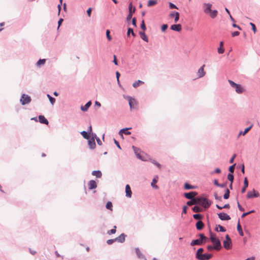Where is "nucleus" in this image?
<instances>
[{"instance_id":"4c0bfd02","label":"nucleus","mask_w":260,"mask_h":260,"mask_svg":"<svg viewBox=\"0 0 260 260\" xmlns=\"http://www.w3.org/2000/svg\"><path fill=\"white\" fill-rule=\"evenodd\" d=\"M187 205L188 206H191V205H197L196 204V199H195V198L191 199L190 201H188L187 202Z\"/></svg>"},{"instance_id":"2eb2a0df","label":"nucleus","mask_w":260,"mask_h":260,"mask_svg":"<svg viewBox=\"0 0 260 260\" xmlns=\"http://www.w3.org/2000/svg\"><path fill=\"white\" fill-rule=\"evenodd\" d=\"M128 104H129L130 108L131 109H134L135 108L134 105L135 104H136V100H135V99L132 98V97H130V96H128Z\"/></svg>"},{"instance_id":"dca6fc26","label":"nucleus","mask_w":260,"mask_h":260,"mask_svg":"<svg viewBox=\"0 0 260 260\" xmlns=\"http://www.w3.org/2000/svg\"><path fill=\"white\" fill-rule=\"evenodd\" d=\"M131 129V128H125L120 129L119 132V135L121 137L123 136L122 134L124 133L126 135H129L131 134V132L128 131V129Z\"/></svg>"},{"instance_id":"6e6552de","label":"nucleus","mask_w":260,"mask_h":260,"mask_svg":"<svg viewBox=\"0 0 260 260\" xmlns=\"http://www.w3.org/2000/svg\"><path fill=\"white\" fill-rule=\"evenodd\" d=\"M132 148L137 156V157L142 160H143V161H145L146 159H145L143 157H142L139 153V152H140V149L139 148H138L137 147L134 146H132Z\"/></svg>"},{"instance_id":"f257e3e1","label":"nucleus","mask_w":260,"mask_h":260,"mask_svg":"<svg viewBox=\"0 0 260 260\" xmlns=\"http://www.w3.org/2000/svg\"><path fill=\"white\" fill-rule=\"evenodd\" d=\"M228 82L230 84L231 86L235 89V91L237 93L241 94L244 91L245 89L241 85L237 84L231 80H229Z\"/></svg>"},{"instance_id":"a18cd8bd","label":"nucleus","mask_w":260,"mask_h":260,"mask_svg":"<svg viewBox=\"0 0 260 260\" xmlns=\"http://www.w3.org/2000/svg\"><path fill=\"white\" fill-rule=\"evenodd\" d=\"M204 198L203 197H198V198H195L196 201V204L197 205H201L202 199H204Z\"/></svg>"},{"instance_id":"393cba45","label":"nucleus","mask_w":260,"mask_h":260,"mask_svg":"<svg viewBox=\"0 0 260 260\" xmlns=\"http://www.w3.org/2000/svg\"><path fill=\"white\" fill-rule=\"evenodd\" d=\"M223 247L226 249H230L232 247V242L223 241Z\"/></svg>"},{"instance_id":"2f4dec72","label":"nucleus","mask_w":260,"mask_h":260,"mask_svg":"<svg viewBox=\"0 0 260 260\" xmlns=\"http://www.w3.org/2000/svg\"><path fill=\"white\" fill-rule=\"evenodd\" d=\"M252 127V125H251L249 127H247L243 131L240 132L238 136L239 137L240 135H245Z\"/></svg>"},{"instance_id":"4be33fe9","label":"nucleus","mask_w":260,"mask_h":260,"mask_svg":"<svg viewBox=\"0 0 260 260\" xmlns=\"http://www.w3.org/2000/svg\"><path fill=\"white\" fill-rule=\"evenodd\" d=\"M91 105V101H89L84 106H81V110L84 112L87 111Z\"/></svg>"},{"instance_id":"f8f14e48","label":"nucleus","mask_w":260,"mask_h":260,"mask_svg":"<svg viewBox=\"0 0 260 260\" xmlns=\"http://www.w3.org/2000/svg\"><path fill=\"white\" fill-rule=\"evenodd\" d=\"M205 64L203 65L199 70L197 73L198 78H202L205 75V72L204 71V68Z\"/></svg>"},{"instance_id":"20e7f679","label":"nucleus","mask_w":260,"mask_h":260,"mask_svg":"<svg viewBox=\"0 0 260 260\" xmlns=\"http://www.w3.org/2000/svg\"><path fill=\"white\" fill-rule=\"evenodd\" d=\"M135 10H136L135 8L133 7L132 3H129V6H128V12L129 13H128V15L126 17V21H129L132 19L133 14L135 12Z\"/></svg>"},{"instance_id":"4d7b16f0","label":"nucleus","mask_w":260,"mask_h":260,"mask_svg":"<svg viewBox=\"0 0 260 260\" xmlns=\"http://www.w3.org/2000/svg\"><path fill=\"white\" fill-rule=\"evenodd\" d=\"M94 137L96 139L98 144L99 145H102V141H101V140L100 139V138L98 137H96V135L95 134H94Z\"/></svg>"},{"instance_id":"cd10ccee","label":"nucleus","mask_w":260,"mask_h":260,"mask_svg":"<svg viewBox=\"0 0 260 260\" xmlns=\"http://www.w3.org/2000/svg\"><path fill=\"white\" fill-rule=\"evenodd\" d=\"M209 15L211 18L214 19L215 18L218 14V11L216 10H211V11L209 12Z\"/></svg>"},{"instance_id":"7c9ffc66","label":"nucleus","mask_w":260,"mask_h":260,"mask_svg":"<svg viewBox=\"0 0 260 260\" xmlns=\"http://www.w3.org/2000/svg\"><path fill=\"white\" fill-rule=\"evenodd\" d=\"M139 34H140V35L141 36V39L143 40H144V41H145L146 42H148V38H147V36L146 35V34H145L144 32H143V31H140L139 32Z\"/></svg>"},{"instance_id":"a878e982","label":"nucleus","mask_w":260,"mask_h":260,"mask_svg":"<svg viewBox=\"0 0 260 260\" xmlns=\"http://www.w3.org/2000/svg\"><path fill=\"white\" fill-rule=\"evenodd\" d=\"M202 244V240H200V239H196V240H192L191 243H190V245L191 246H193V245H200Z\"/></svg>"},{"instance_id":"09e8293b","label":"nucleus","mask_w":260,"mask_h":260,"mask_svg":"<svg viewBox=\"0 0 260 260\" xmlns=\"http://www.w3.org/2000/svg\"><path fill=\"white\" fill-rule=\"evenodd\" d=\"M192 210L194 212H199L202 211V209L199 207H198L197 206H195L194 207H193L192 208Z\"/></svg>"},{"instance_id":"864d4df0","label":"nucleus","mask_w":260,"mask_h":260,"mask_svg":"<svg viewBox=\"0 0 260 260\" xmlns=\"http://www.w3.org/2000/svg\"><path fill=\"white\" fill-rule=\"evenodd\" d=\"M235 164H234L229 167V171L231 173L230 174L233 173V172L234 171V169H235Z\"/></svg>"},{"instance_id":"8fccbe9b","label":"nucleus","mask_w":260,"mask_h":260,"mask_svg":"<svg viewBox=\"0 0 260 260\" xmlns=\"http://www.w3.org/2000/svg\"><path fill=\"white\" fill-rule=\"evenodd\" d=\"M151 161L153 164H154V165L157 166L158 168H161L160 164H159L158 162H157L156 160H155L154 159H152V160H151Z\"/></svg>"},{"instance_id":"b1692460","label":"nucleus","mask_w":260,"mask_h":260,"mask_svg":"<svg viewBox=\"0 0 260 260\" xmlns=\"http://www.w3.org/2000/svg\"><path fill=\"white\" fill-rule=\"evenodd\" d=\"M196 228L198 230H201L203 229L204 225L203 222L201 220H199L196 223Z\"/></svg>"},{"instance_id":"3c124183","label":"nucleus","mask_w":260,"mask_h":260,"mask_svg":"<svg viewBox=\"0 0 260 260\" xmlns=\"http://www.w3.org/2000/svg\"><path fill=\"white\" fill-rule=\"evenodd\" d=\"M110 30L107 29L106 30V37H107V39L109 41H111L112 40V37L110 35Z\"/></svg>"},{"instance_id":"6e6d98bb","label":"nucleus","mask_w":260,"mask_h":260,"mask_svg":"<svg viewBox=\"0 0 260 260\" xmlns=\"http://www.w3.org/2000/svg\"><path fill=\"white\" fill-rule=\"evenodd\" d=\"M176 15L174 16V22L175 23L177 22L179 19V13L178 12H177V13H175Z\"/></svg>"},{"instance_id":"de8ad7c7","label":"nucleus","mask_w":260,"mask_h":260,"mask_svg":"<svg viewBox=\"0 0 260 260\" xmlns=\"http://www.w3.org/2000/svg\"><path fill=\"white\" fill-rule=\"evenodd\" d=\"M234 175L233 174H229L228 175V179L231 182V184L233 183L234 180Z\"/></svg>"},{"instance_id":"603ef678","label":"nucleus","mask_w":260,"mask_h":260,"mask_svg":"<svg viewBox=\"0 0 260 260\" xmlns=\"http://www.w3.org/2000/svg\"><path fill=\"white\" fill-rule=\"evenodd\" d=\"M193 217L195 219H201L202 217V215L200 214H195L193 215Z\"/></svg>"},{"instance_id":"6ab92c4d","label":"nucleus","mask_w":260,"mask_h":260,"mask_svg":"<svg viewBox=\"0 0 260 260\" xmlns=\"http://www.w3.org/2000/svg\"><path fill=\"white\" fill-rule=\"evenodd\" d=\"M135 251H136V254L138 256V257L141 259H143V260H146V258L145 256L144 255H143L140 251V249H139V248H136L135 249Z\"/></svg>"},{"instance_id":"4468645a","label":"nucleus","mask_w":260,"mask_h":260,"mask_svg":"<svg viewBox=\"0 0 260 260\" xmlns=\"http://www.w3.org/2000/svg\"><path fill=\"white\" fill-rule=\"evenodd\" d=\"M125 237L126 235L122 233L120 234V236H119L118 237L115 238V240L119 243H122L125 241Z\"/></svg>"},{"instance_id":"49530a36","label":"nucleus","mask_w":260,"mask_h":260,"mask_svg":"<svg viewBox=\"0 0 260 260\" xmlns=\"http://www.w3.org/2000/svg\"><path fill=\"white\" fill-rule=\"evenodd\" d=\"M112 204L111 202L109 201L107 203L106 207L107 209L110 210L111 211L112 210Z\"/></svg>"},{"instance_id":"37998d69","label":"nucleus","mask_w":260,"mask_h":260,"mask_svg":"<svg viewBox=\"0 0 260 260\" xmlns=\"http://www.w3.org/2000/svg\"><path fill=\"white\" fill-rule=\"evenodd\" d=\"M81 134L83 137V138L86 139H88L89 138V135H88V133L87 132H86V131H82L81 133Z\"/></svg>"},{"instance_id":"9b49d317","label":"nucleus","mask_w":260,"mask_h":260,"mask_svg":"<svg viewBox=\"0 0 260 260\" xmlns=\"http://www.w3.org/2000/svg\"><path fill=\"white\" fill-rule=\"evenodd\" d=\"M202 203L201 204V205H202L204 208H208L210 207L211 205V203L208 201V200L204 198V199H202Z\"/></svg>"},{"instance_id":"052dcab7","label":"nucleus","mask_w":260,"mask_h":260,"mask_svg":"<svg viewBox=\"0 0 260 260\" xmlns=\"http://www.w3.org/2000/svg\"><path fill=\"white\" fill-rule=\"evenodd\" d=\"M199 236L200 237V240H202V242L203 243V241L207 239V238L204 236L203 234H200L199 235Z\"/></svg>"},{"instance_id":"c9c22d12","label":"nucleus","mask_w":260,"mask_h":260,"mask_svg":"<svg viewBox=\"0 0 260 260\" xmlns=\"http://www.w3.org/2000/svg\"><path fill=\"white\" fill-rule=\"evenodd\" d=\"M237 228V231H238L239 235L241 236H243L244 234L242 231L241 226L240 224L239 221H238Z\"/></svg>"},{"instance_id":"bb28decb","label":"nucleus","mask_w":260,"mask_h":260,"mask_svg":"<svg viewBox=\"0 0 260 260\" xmlns=\"http://www.w3.org/2000/svg\"><path fill=\"white\" fill-rule=\"evenodd\" d=\"M248 182L247 179V178L245 177L244 179V186L241 189L242 193H244L245 192L246 189L248 187Z\"/></svg>"},{"instance_id":"1a4fd4ad","label":"nucleus","mask_w":260,"mask_h":260,"mask_svg":"<svg viewBox=\"0 0 260 260\" xmlns=\"http://www.w3.org/2000/svg\"><path fill=\"white\" fill-rule=\"evenodd\" d=\"M219 218L221 220H229L231 219L230 216L225 213H218Z\"/></svg>"},{"instance_id":"c03bdc74","label":"nucleus","mask_w":260,"mask_h":260,"mask_svg":"<svg viewBox=\"0 0 260 260\" xmlns=\"http://www.w3.org/2000/svg\"><path fill=\"white\" fill-rule=\"evenodd\" d=\"M116 226L114 225L113 226V229H112V230H109V231H108L107 234L108 235H111V234H115L116 233Z\"/></svg>"},{"instance_id":"5fc2aeb1","label":"nucleus","mask_w":260,"mask_h":260,"mask_svg":"<svg viewBox=\"0 0 260 260\" xmlns=\"http://www.w3.org/2000/svg\"><path fill=\"white\" fill-rule=\"evenodd\" d=\"M169 8L171 9H178V7L175 5H174V4L172 3H169Z\"/></svg>"},{"instance_id":"79ce46f5","label":"nucleus","mask_w":260,"mask_h":260,"mask_svg":"<svg viewBox=\"0 0 260 260\" xmlns=\"http://www.w3.org/2000/svg\"><path fill=\"white\" fill-rule=\"evenodd\" d=\"M230 192L229 189L228 188H226L225 190V192L223 195V198L224 199H229V198L230 197Z\"/></svg>"},{"instance_id":"7ed1b4c3","label":"nucleus","mask_w":260,"mask_h":260,"mask_svg":"<svg viewBox=\"0 0 260 260\" xmlns=\"http://www.w3.org/2000/svg\"><path fill=\"white\" fill-rule=\"evenodd\" d=\"M31 101V98L27 94H22L20 99V102L22 105H25L30 103Z\"/></svg>"},{"instance_id":"680f3d73","label":"nucleus","mask_w":260,"mask_h":260,"mask_svg":"<svg viewBox=\"0 0 260 260\" xmlns=\"http://www.w3.org/2000/svg\"><path fill=\"white\" fill-rule=\"evenodd\" d=\"M116 240H115V239H109L107 241V243L108 244V245H111L112 244H113L114 242H115Z\"/></svg>"},{"instance_id":"e2e57ef3","label":"nucleus","mask_w":260,"mask_h":260,"mask_svg":"<svg viewBox=\"0 0 260 260\" xmlns=\"http://www.w3.org/2000/svg\"><path fill=\"white\" fill-rule=\"evenodd\" d=\"M214 196L215 200H216L221 201L222 199L221 197L218 196L216 193H214Z\"/></svg>"},{"instance_id":"f704fd0d","label":"nucleus","mask_w":260,"mask_h":260,"mask_svg":"<svg viewBox=\"0 0 260 260\" xmlns=\"http://www.w3.org/2000/svg\"><path fill=\"white\" fill-rule=\"evenodd\" d=\"M157 3V0H149L147 3V7H150L155 5Z\"/></svg>"},{"instance_id":"ea45409f","label":"nucleus","mask_w":260,"mask_h":260,"mask_svg":"<svg viewBox=\"0 0 260 260\" xmlns=\"http://www.w3.org/2000/svg\"><path fill=\"white\" fill-rule=\"evenodd\" d=\"M46 62L45 59H40L37 62V66H40L44 65Z\"/></svg>"},{"instance_id":"0e129e2a","label":"nucleus","mask_w":260,"mask_h":260,"mask_svg":"<svg viewBox=\"0 0 260 260\" xmlns=\"http://www.w3.org/2000/svg\"><path fill=\"white\" fill-rule=\"evenodd\" d=\"M120 76V73L118 71H117L116 72V79H117L118 84H119V83H120L119 79Z\"/></svg>"},{"instance_id":"423d86ee","label":"nucleus","mask_w":260,"mask_h":260,"mask_svg":"<svg viewBox=\"0 0 260 260\" xmlns=\"http://www.w3.org/2000/svg\"><path fill=\"white\" fill-rule=\"evenodd\" d=\"M212 257V254H208V253H204V254H201L200 255H199L198 257H197L196 258L198 260H209Z\"/></svg>"},{"instance_id":"5701e85b","label":"nucleus","mask_w":260,"mask_h":260,"mask_svg":"<svg viewBox=\"0 0 260 260\" xmlns=\"http://www.w3.org/2000/svg\"><path fill=\"white\" fill-rule=\"evenodd\" d=\"M157 178H158V176H156L153 179H152V182L151 183V186L153 187V188H154L155 189H158V187L157 185H156L155 184L157 182Z\"/></svg>"},{"instance_id":"f3484780","label":"nucleus","mask_w":260,"mask_h":260,"mask_svg":"<svg viewBox=\"0 0 260 260\" xmlns=\"http://www.w3.org/2000/svg\"><path fill=\"white\" fill-rule=\"evenodd\" d=\"M171 29L173 30L179 32L181 30L182 26L180 24H173L171 25Z\"/></svg>"},{"instance_id":"72a5a7b5","label":"nucleus","mask_w":260,"mask_h":260,"mask_svg":"<svg viewBox=\"0 0 260 260\" xmlns=\"http://www.w3.org/2000/svg\"><path fill=\"white\" fill-rule=\"evenodd\" d=\"M196 186H193L189 184L188 183H185L184 185V188L185 189H191L196 188Z\"/></svg>"},{"instance_id":"c756f323","label":"nucleus","mask_w":260,"mask_h":260,"mask_svg":"<svg viewBox=\"0 0 260 260\" xmlns=\"http://www.w3.org/2000/svg\"><path fill=\"white\" fill-rule=\"evenodd\" d=\"M223 42H220L219 44V47L217 49V51L219 54H222L224 52V49L223 48Z\"/></svg>"},{"instance_id":"f03ea898","label":"nucleus","mask_w":260,"mask_h":260,"mask_svg":"<svg viewBox=\"0 0 260 260\" xmlns=\"http://www.w3.org/2000/svg\"><path fill=\"white\" fill-rule=\"evenodd\" d=\"M210 240L214 245V248L216 250H219L221 249V243L218 239H217L215 234L211 232L210 233Z\"/></svg>"},{"instance_id":"774afa93","label":"nucleus","mask_w":260,"mask_h":260,"mask_svg":"<svg viewBox=\"0 0 260 260\" xmlns=\"http://www.w3.org/2000/svg\"><path fill=\"white\" fill-rule=\"evenodd\" d=\"M168 27V26L167 24H163L161 26V30L162 31H165L167 29Z\"/></svg>"},{"instance_id":"9d476101","label":"nucleus","mask_w":260,"mask_h":260,"mask_svg":"<svg viewBox=\"0 0 260 260\" xmlns=\"http://www.w3.org/2000/svg\"><path fill=\"white\" fill-rule=\"evenodd\" d=\"M197 192L196 191H191L189 192L185 193L184 196L186 199L191 200L194 198L197 195Z\"/></svg>"},{"instance_id":"58836bf2","label":"nucleus","mask_w":260,"mask_h":260,"mask_svg":"<svg viewBox=\"0 0 260 260\" xmlns=\"http://www.w3.org/2000/svg\"><path fill=\"white\" fill-rule=\"evenodd\" d=\"M47 96L48 97V99H49V101H50V103H51L52 105H54V103H55V98H54L52 97V96H51L50 94H47Z\"/></svg>"},{"instance_id":"a211bd4d","label":"nucleus","mask_w":260,"mask_h":260,"mask_svg":"<svg viewBox=\"0 0 260 260\" xmlns=\"http://www.w3.org/2000/svg\"><path fill=\"white\" fill-rule=\"evenodd\" d=\"M132 192L131 191V187L128 184L125 186V196L127 198L132 197Z\"/></svg>"},{"instance_id":"0eeeda50","label":"nucleus","mask_w":260,"mask_h":260,"mask_svg":"<svg viewBox=\"0 0 260 260\" xmlns=\"http://www.w3.org/2000/svg\"><path fill=\"white\" fill-rule=\"evenodd\" d=\"M259 194L258 192H256L254 189H253L252 191H249L247 194V198L248 199H251L252 198H257L259 197Z\"/></svg>"},{"instance_id":"39448f33","label":"nucleus","mask_w":260,"mask_h":260,"mask_svg":"<svg viewBox=\"0 0 260 260\" xmlns=\"http://www.w3.org/2000/svg\"><path fill=\"white\" fill-rule=\"evenodd\" d=\"M212 4L210 3H204L203 4V11L205 14H209V12L211 11L212 8Z\"/></svg>"},{"instance_id":"412c9836","label":"nucleus","mask_w":260,"mask_h":260,"mask_svg":"<svg viewBox=\"0 0 260 260\" xmlns=\"http://www.w3.org/2000/svg\"><path fill=\"white\" fill-rule=\"evenodd\" d=\"M38 118H39V122L41 123H43V124H48V120L43 115L39 116Z\"/></svg>"},{"instance_id":"69168bd1","label":"nucleus","mask_w":260,"mask_h":260,"mask_svg":"<svg viewBox=\"0 0 260 260\" xmlns=\"http://www.w3.org/2000/svg\"><path fill=\"white\" fill-rule=\"evenodd\" d=\"M250 24L251 26L252 29L253 31H254V32H255L256 30V28L255 25L252 22H250Z\"/></svg>"},{"instance_id":"ddd939ff","label":"nucleus","mask_w":260,"mask_h":260,"mask_svg":"<svg viewBox=\"0 0 260 260\" xmlns=\"http://www.w3.org/2000/svg\"><path fill=\"white\" fill-rule=\"evenodd\" d=\"M88 144L89 148L91 149H93L95 147L96 144L94 137H92L90 140H88Z\"/></svg>"},{"instance_id":"e433bc0d","label":"nucleus","mask_w":260,"mask_h":260,"mask_svg":"<svg viewBox=\"0 0 260 260\" xmlns=\"http://www.w3.org/2000/svg\"><path fill=\"white\" fill-rule=\"evenodd\" d=\"M215 231H216L217 232L219 231L221 232H224L226 231V230L224 228H223L221 225H218V226L215 229Z\"/></svg>"},{"instance_id":"c85d7f7f","label":"nucleus","mask_w":260,"mask_h":260,"mask_svg":"<svg viewBox=\"0 0 260 260\" xmlns=\"http://www.w3.org/2000/svg\"><path fill=\"white\" fill-rule=\"evenodd\" d=\"M92 175L96 176L97 178H101L102 177V172L99 170H94L92 172Z\"/></svg>"},{"instance_id":"aec40b11","label":"nucleus","mask_w":260,"mask_h":260,"mask_svg":"<svg viewBox=\"0 0 260 260\" xmlns=\"http://www.w3.org/2000/svg\"><path fill=\"white\" fill-rule=\"evenodd\" d=\"M97 187L96 183L94 180H90L88 183V188L89 189H93Z\"/></svg>"},{"instance_id":"bf43d9fd","label":"nucleus","mask_w":260,"mask_h":260,"mask_svg":"<svg viewBox=\"0 0 260 260\" xmlns=\"http://www.w3.org/2000/svg\"><path fill=\"white\" fill-rule=\"evenodd\" d=\"M253 212H254V210H251V211H249L248 212L244 213L242 214V215L241 216V217L243 218L245 216H246V215H248V214H250L251 213H253Z\"/></svg>"},{"instance_id":"a19ab883","label":"nucleus","mask_w":260,"mask_h":260,"mask_svg":"<svg viewBox=\"0 0 260 260\" xmlns=\"http://www.w3.org/2000/svg\"><path fill=\"white\" fill-rule=\"evenodd\" d=\"M203 251L204 249L203 248H200L199 249H198L196 253V258L200 255Z\"/></svg>"},{"instance_id":"13d9d810","label":"nucleus","mask_w":260,"mask_h":260,"mask_svg":"<svg viewBox=\"0 0 260 260\" xmlns=\"http://www.w3.org/2000/svg\"><path fill=\"white\" fill-rule=\"evenodd\" d=\"M141 28L144 31H145L146 29V27L145 26L144 21L142 20V23L141 24Z\"/></svg>"},{"instance_id":"338daca9","label":"nucleus","mask_w":260,"mask_h":260,"mask_svg":"<svg viewBox=\"0 0 260 260\" xmlns=\"http://www.w3.org/2000/svg\"><path fill=\"white\" fill-rule=\"evenodd\" d=\"M237 205L238 208L240 211H243L244 210V208L240 205L238 201H237Z\"/></svg>"},{"instance_id":"473e14b6","label":"nucleus","mask_w":260,"mask_h":260,"mask_svg":"<svg viewBox=\"0 0 260 260\" xmlns=\"http://www.w3.org/2000/svg\"><path fill=\"white\" fill-rule=\"evenodd\" d=\"M144 82L141 80H138L137 81H136V82H135L134 83H133V86L134 87V88H137L141 84H144Z\"/></svg>"}]
</instances>
